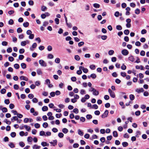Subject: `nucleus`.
<instances>
[{
	"mask_svg": "<svg viewBox=\"0 0 149 149\" xmlns=\"http://www.w3.org/2000/svg\"><path fill=\"white\" fill-rule=\"evenodd\" d=\"M145 52L144 51L142 50L141 52L140 53V54L141 55L143 56H145Z\"/></svg>",
	"mask_w": 149,
	"mask_h": 149,
	"instance_id": "052dcab7",
	"label": "nucleus"
},
{
	"mask_svg": "<svg viewBox=\"0 0 149 149\" xmlns=\"http://www.w3.org/2000/svg\"><path fill=\"white\" fill-rule=\"evenodd\" d=\"M18 120V118L16 116H15L13 117V118L11 119V120L12 122H14V120Z\"/></svg>",
	"mask_w": 149,
	"mask_h": 149,
	"instance_id": "f3484780",
	"label": "nucleus"
},
{
	"mask_svg": "<svg viewBox=\"0 0 149 149\" xmlns=\"http://www.w3.org/2000/svg\"><path fill=\"white\" fill-rule=\"evenodd\" d=\"M113 136L115 137H117L118 136L117 132L116 131H114L113 132Z\"/></svg>",
	"mask_w": 149,
	"mask_h": 149,
	"instance_id": "5701e85b",
	"label": "nucleus"
},
{
	"mask_svg": "<svg viewBox=\"0 0 149 149\" xmlns=\"http://www.w3.org/2000/svg\"><path fill=\"white\" fill-rule=\"evenodd\" d=\"M14 88L15 90H17L19 88V86L18 85L15 84L14 86Z\"/></svg>",
	"mask_w": 149,
	"mask_h": 149,
	"instance_id": "680f3d73",
	"label": "nucleus"
},
{
	"mask_svg": "<svg viewBox=\"0 0 149 149\" xmlns=\"http://www.w3.org/2000/svg\"><path fill=\"white\" fill-rule=\"evenodd\" d=\"M80 120L81 121L84 122L85 120V118L84 117H81L80 118Z\"/></svg>",
	"mask_w": 149,
	"mask_h": 149,
	"instance_id": "4d7b16f0",
	"label": "nucleus"
},
{
	"mask_svg": "<svg viewBox=\"0 0 149 149\" xmlns=\"http://www.w3.org/2000/svg\"><path fill=\"white\" fill-rule=\"evenodd\" d=\"M114 52L113 50H110L109 51L108 54L110 55H112L114 53Z\"/></svg>",
	"mask_w": 149,
	"mask_h": 149,
	"instance_id": "7c9ffc66",
	"label": "nucleus"
},
{
	"mask_svg": "<svg viewBox=\"0 0 149 149\" xmlns=\"http://www.w3.org/2000/svg\"><path fill=\"white\" fill-rule=\"evenodd\" d=\"M79 56L78 55H76L74 56V59L77 61H79L80 59Z\"/></svg>",
	"mask_w": 149,
	"mask_h": 149,
	"instance_id": "b1692460",
	"label": "nucleus"
},
{
	"mask_svg": "<svg viewBox=\"0 0 149 149\" xmlns=\"http://www.w3.org/2000/svg\"><path fill=\"white\" fill-rule=\"evenodd\" d=\"M42 126L45 128L47 127L48 126V124L47 123H44L42 125Z\"/></svg>",
	"mask_w": 149,
	"mask_h": 149,
	"instance_id": "72a5a7b5",
	"label": "nucleus"
},
{
	"mask_svg": "<svg viewBox=\"0 0 149 149\" xmlns=\"http://www.w3.org/2000/svg\"><path fill=\"white\" fill-rule=\"evenodd\" d=\"M62 131L63 133L66 134L68 132V130L66 128H64L62 129Z\"/></svg>",
	"mask_w": 149,
	"mask_h": 149,
	"instance_id": "6ab92c4d",
	"label": "nucleus"
},
{
	"mask_svg": "<svg viewBox=\"0 0 149 149\" xmlns=\"http://www.w3.org/2000/svg\"><path fill=\"white\" fill-rule=\"evenodd\" d=\"M116 29L118 30H121L122 29V27L120 25H117L116 26Z\"/></svg>",
	"mask_w": 149,
	"mask_h": 149,
	"instance_id": "4be33fe9",
	"label": "nucleus"
},
{
	"mask_svg": "<svg viewBox=\"0 0 149 149\" xmlns=\"http://www.w3.org/2000/svg\"><path fill=\"white\" fill-rule=\"evenodd\" d=\"M29 23L28 22H27L24 23L23 24V26L25 27H28L29 26Z\"/></svg>",
	"mask_w": 149,
	"mask_h": 149,
	"instance_id": "f704fd0d",
	"label": "nucleus"
},
{
	"mask_svg": "<svg viewBox=\"0 0 149 149\" xmlns=\"http://www.w3.org/2000/svg\"><path fill=\"white\" fill-rule=\"evenodd\" d=\"M90 77L93 79H95L96 77V75L95 74H91Z\"/></svg>",
	"mask_w": 149,
	"mask_h": 149,
	"instance_id": "3c124183",
	"label": "nucleus"
},
{
	"mask_svg": "<svg viewBox=\"0 0 149 149\" xmlns=\"http://www.w3.org/2000/svg\"><path fill=\"white\" fill-rule=\"evenodd\" d=\"M55 21L56 24H58L59 23V19L58 18H56L55 19Z\"/></svg>",
	"mask_w": 149,
	"mask_h": 149,
	"instance_id": "13d9d810",
	"label": "nucleus"
},
{
	"mask_svg": "<svg viewBox=\"0 0 149 149\" xmlns=\"http://www.w3.org/2000/svg\"><path fill=\"white\" fill-rule=\"evenodd\" d=\"M108 92L111 97L114 98L115 97V94L114 92L110 88L108 89Z\"/></svg>",
	"mask_w": 149,
	"mask_h": 149,
	"instance_id": "f03ea898",
	"label": "nucleus"
},
{
	"mask_svg": "<svg viewBox=\"0 0 149 149\" xmlns=\"http://www.w3.org/2000/svg\"><path fill=\"white\" fill-rule=\"evenodd\" d=\"M37 73L39 74L40 75L42 74V72L40 69H38L37 71Z\"/></svg>",
	"mask_w": 149,
	"mask_h": 149,
	"instance_id": "0e129e2a",
	"label": "nucleus"
},
{
	"mask_svg": "<svg viewBox=\"0 0 149 149\" xmlns=\"http://www.w3.org/2000/svg\"><path fill=\"white\" fill-rule=\"evenodd\" d=\"M19 52L20 54H23L24 52V49H19Z\"/></svg>",
	"mask_w": 149,
	"mask_h": 149,
	"instance_id": "69168bd1",
	"label": "nucleus"
},
{
	"mask_svg": "<svg viewBox=\"0 0 149 149\" xmlns=\"http://www.w3.org/2000/svg\"><path fill=\"white\" fill-rule=\"evenodd\" d=\"M8 44V42L6 41H3L2 42V45L3 46H6Z\"/></svg>",
	"mask_w": 149,
	"mask_h": 149,
	"instance_id": "338daca9",
	"label": "nucleus"
},
{
	"mask_svg": "<svg viewBox=\"0 0 149 149\" xmlns=\"http://www.w3.org/2000/svg\"><path fill=\"white\" fill-rule=\"evenodd\" d=\"M26 42L24 41L22 42L21 43V45L22 46H24L26 45Z\"/></svg>",
	"mask_w": 149,
	"mask_h": 149,
	"instance_id": "473e14b6",
	"label": "nucleus"
},
{
	"mask_svg": "<svg viewBox=\"0 0 149 149\" xmlns=\"http://www.w3.org/2000/svg\"><path fill=\"white\" fill-rule=\"evenodd\" d=\"M78 133L79 135L81 136H82L83 135L84 133L80 129H79L78 131Z\"/></svg>",
	"mask_w": 149,
	"mask_h": 149,
	"instance_id": "2eb2a0df",
	"label": "nucleus"
},
{
	"mask_svg": "<svg viewBox=\"0 0 149 149\" xmlns=\"http://www.w3.org/2000/svg\"><path fill=\"white\" fill-rule=\"evenodd\" d=\"M58 136L60 138H62L64 136V134L60 132L58 133Z\"/></svg>",
	"mask_w": 149,
	"mask_h": 149,
	"instance_id": "ea45409f",
	"label": "nucleus"
},
{
	"mask_svg": "<svg viewBox=\"0 0 149 149\" xmlns=\"http://www.w3.org/2000/svg\"><path fill=\"white\" fill-rule=\"evenodd\" d=\"M40 148V146H38L37 145H34L33 146V149H39Z\"/></svg>",
	"mask_w": 149,
	"mask_h": 149,
	"instance_id": "ddd939ff",
	"label": "nucleus"
},
{
	"mask_svg": "<svg viewBox=\"0 0 149 149\" xmlns=\"http://www.w3.org/2000/svg\"><path fill=\"white\" fill-rule=\"evenodd\" d=\"M19 78L21 80H23L26 81H28V80L27 78L23 76H20Z\"/></svg>",
	"mask_w": 149,
	"mask_h": 149,
	"instance_id": "0eeeda50",
	"label": "nucleus"
},
{
	"mask_svg": "<svg viewBox=\"0 0 149 149\" xmlns=\"http://www.w3.org/2000/svg\"><path fill=\"white\" fill-rule=\"evenodd\" d=\"M84 44V42L83 41L81 42L78 43V45L79 47H81Z\"/></svg>",
	"mask_w": 149,
	"mask_h": 149,
	"instance_id": "49530a36",
	"label": "nucleus"
},
{
	"mask_svg": "<svg viewBox=\"0 0 149 149\" xmlns=\"http://www.w3.org/2000/svg\"><path fill=\"white\" fill-rule=\"evenodd\" d=\"M22 68L23 69H25L26 68V65L24 63H22L21 64Z\"/></svg>",
	"mask_w": 149,
	"mask_h": 149,
	"instance_id": "aec40b11",
	"label": "nucleus"
},
{
	"mask_svg": "<svg viewBox=\"0 0 149 149\" xmlns=\"http://www.w3.org/2000/svg\"><path fill=\"white\" fill-rule=\"evenodd\" d=\"M47 8L46 6H42L41 7V10L42 11H45L47 10Z\"/></svg>",
	"mask_w": 149,
	"mask_h": 149,
	"instance_id": "f8f14e48",
	"label": "nucleus"
},
{
	"mask_svg": "<svg viewBox=\"0 0 149 149\" xmlns=\"http://www.w3.org/2000/svg\"><path fill=\"white\" fill-rule=\"evenodd\" d=\"M41 145L43 147H45V146H49V144L45 142H41Z\"/></svg>",
	"mask_w": 149,
	"mask_h": 149,
	"instance_id": "9b49d317",
	"label": "nucleus"
},
{
	"mask_svg": "<svg viewBox=\"0 0 149 149\" xmlns=\"http://www.w3.org/2000/svg\"><path fill=\"white\" fill-rule=\"evenodd\" d=\"M11 136L12 137H14L16 135V133L15 132H12L10 134Z\"/></svg>",
	"mask_w": 149,
	"mask_h": 149,
	"instance_id": "c03bdc74",
	"label": "nucleus"
},
{
	"mask_svg": "<svg viewBox=\"0 0 149 149\" xmlns=\"http://www.w3.org/2000/svg\"><path fill=\"white\" fill-rule=\"evenodd\" d=\"M55 62L57 63H59L60 62V59L59 58H57L55 60Z\"/></svg>",
	"mask_w": 149,
	"mask_h": 149,
	"instance_id": "a211bd4d",
	"label": "nucleus"
},
{
	"mask_svg": "<svg viewBox=\"0 0 149 149\" xmlns=\"http://www.w3.org/2000/svg\"><path fill=\"white\" fill-rule=\"evenodd\" d=\"M130 99L131 100H133L134 99V95H133L131 94L130 95Z\"/></svg>",
	"mask_w": 149,
	"mask_h": 149,
	"instance_id": "a878e982",
	"label": "nucleus"
},
{
	"mask_svg": "<svg viewBox=\"0 0 149 149\" xmlns=\"http://www.w3.org/2000/svg\"><path fill=\"white\" fill-rule=\"evenodd\" d=\"M32 102L33 103H37L38 102V99L36 98H33L32 100Z\"/></svg>",
	"mask_w": 149,
	"mask_h": 149,
	"instance_id": "5fc2aeb1",
	"label": "nucleus"
},
{
	"mask_svg": "<svg viewBox=\"0 0 149 149\" xmlns=\"http://www.w3.org/2000/svg\"><path fill=\"white\" fill-rule=\"evenodd\" d=\"M19 145L22 147H23L25 146V144L22 142H20Z\"/></svg>",
	"mask_w": 149,
	"mask_h": 149,
	"instance_id": "de8ad7c7",
	"label": "nucleus"
},
{
	"mask_svg": "<svg viewBox=\"0 0 149 149\" xmlns=\"http://www.w3.org/2000/svg\"><path fill=\"white\" fill-rule=\"evenodd\" d=\"M140 10L138 8H137L135 10V14H138L140 13Z\"/></svg>",
	"mask_w": 149,
	"mask_h": 149,
	"instance_id": "c85d7f7f",
	"label": "nucleus"
},
{
	"mask_svg": "<svg viewBox=\"0 0 149 149\" xmlns=\"http://www.w3.org/2000/svg\"><path fill=\"white\" fill-rule=\"evenodd\" d=\"M48 108L47 106H44L42 108V110L43 111H47L48 110Z\"/></svg>",
	"mask_w": 149,
	"mask_h": 149,
	"instance_id": "412c9836",
	"label": "nucleus"
},
{
	"mask_svg": "<svg viewBox=\"0 0 149 149\" xmlns=\"http://www.w3.org/2000/svg\"><path fill=\"white\" fill-rule=\"evenodd\" d=\"M95 65H90V68L92 70H94L95 69Z\"/></svg>",
	"mask_w": 149,
	"mask_h": 149,
	"instance_id": "37998d69",
	"label": "nucleus"
},
{
	"mask_svg": "<svg viewBox=\"0 0 149 149\" xmlns=\"http://www.w3.org/2000/svg\"><path fill=\"white\" fill-rule=\"evenodd\" d=\"M14 23V21L12 19H10L8 21V24L10 25H12Z\"/></svg>",
	"mask_w": 149,
	"mask_h": 149,
	"instance_id": "79ce46f5",
	"label": "nucleus"
},
{
	"mask_svg": "<svg viewBox=\"0 0 149 149\" xmlns=\"http://www.w3.org/2000/svg\"><path fill=\"white\" fill-rule=\"evenodd\" d=\"M37 45L36 43H33L31 47L30 48V49L31 51H33L34 50L33 48H35L37 47Z\"/></svg>",
	"mask_w": 149,
	"mask_h": 149,
	"instance_id": "423d86ee",
	"label": "nucleus"
},
{
	"mask_svg": "<svg viewBox=\"0 0 149 149\" xmlns=\"http://www.w3.org/2000/svg\"><path fill=\"white\" fill-rule=\"evenodd\" d=\"M136 68L137 69H140L141 70H144V68L143 67V66L142 65H136Z\"/></svg>",
	"mask_w": 149,
	"mask_h": 149,
	"instance_id": "6e6552de",
	"label": "nucleus"
},
{
	"mask_svg": "<svg viewBox=\"0 0 149 149\" xmlns=\"http://www.w3.org/2000/svg\"><path fill=\"white\" fill-rule=\"evenodd\" d=\"M24 58V56L22 55H20L19 56V59L20 60H22Z\"/></svg>",
	"mask_w": 149,
	"mask_h": 149,
	"instance_id": "774afa93",
	"label": "nucleus"
},
{
	"mask_svg": "<svg viewBox=\"0 0 149 149\" xmlns=\"http://www.w3.org/2000/svg\"><path fill=\"white\" fill-rule=\"evenodd\" d=\"M40 64L42 67H45L47 66V63L42 60H40L39 61Z\"/></svg>",
	"mask_w": 149,
	"mask_h": 149,
	"instance_id": "7ed1b4c3",
	"label": "nucleus"
},
{
	"mask_svg": "<svg viewBox=\"0 0 149 149\" xmlns=\"http://www.w3.org/2000/svg\"><path fill=\"white\" fill-rule=\"evenodd\" d=\"M140 111H138L135 112V114L136 116H139L140 114Z\"/></svg>",
	"mask_w": 149,
	"mask_h": 149,
	"instance_id": "864d4df0",
	"label": "nucleus"
},
{
	"mask_svg": "<svg viewBox=\"0 0 149 149\" xmlns=\"http://www.w3.org/2000/svg\"><path fill=\"white\" fill-rule=\"evenodd\" d=\"M14 67L15 68L18 69L19 68V64L16 63L14 65Z\"/></svg>",
	"mask_w": 149,
	"mask_h": 149,
	"instance_id": "e2e57ef3",
	"label": "nucleus"
},
{
	"mask_svg": "<svg viewBox=\"0 0 149 149\" xmlns=\"http://www.w3.org/2000/svg\"><path fill=\"white\" fill-rule=\"evenodd\" d=\"M9 146L11 148H14L15 146L13 143H10L8 144Z\"/></svg>",
	"mask_w": 149,
	"mask_h": 149,
	"instance_id": "c756f323",
	"label": "nucleus"
},
{
	"mask_svg": "<svg viewBox=\"0 0 149 149\" xmlns=\"http://www.w3.org/2000/svg\"><path fill=\"white\" fill-rule=\"evenodd\" d=\"M4 122L6 123L8 125H10L11 124L10 121H8L7 119H5L4 120Z\"/></svg>",
	"mask_w": 149,
	"mask_h": 149,
	"instance_id": "e433bc0d",
	"label": "nucleus"
},
{
	"mask_svg": "<svg viewBox=\"0 0 149 149\" xmlns=\"http://www.w3.org/2000/svg\"><path fill=\"white\" fill-rule=\"evenodd\" d=\"M147 33L146 30L145 29H143L141 31V33L142 34H145Z\"/></svg>",
	"mask_w": 149,
	"mask_h": 149,
	"instance_id": "bf43d9fd",
	"label": "nucleus"
},
{
	"mask_svg": "<svg viewBox=\"0 0 149 149\" xmlns=\"http://www.w3.org/2000/svg\"><path fill=\"white\" fill-rule=\"evenodd\" d=\"M73 112L75 113L76 114H77L79 112V110L77 108H75L74 109L73 111Z\"/></svg>",
	"mask_w": 149,
	"mask_h": 149,
	"instance_id": "c9c22d12",
	"label": "nucleus"
},
{
	"mask_svg": "<svg viewBox=\"0 0 149 149\" xmlns=\"http://www.w3.org/2000/svg\"><path fill=\"white\" fill-rule=\"evenodd\" d=\"M52 47L50 45H49L47 47V50L49 51H51L52 50Z\"/></svg>",
	"mask_w": 149,
	"mask_h": 149,
	"instance_id": "58836bf2",
	"label": "nucleus"
},
{
	"mask_svg": "<svg viewBox=\"0 0 149 149\" xmlns=\"http://www.w3.org/2000/svg\"><path fill=\"white\" fill-rule=\"evenodd\" d=\"M89 91L93 92V94L95 95H97L99 94L98 91H97L94 88L92 87L89 89Z\"/></svg>",
	"mask_w": 149,
	"mask_h": 149,
	"instance_id": "f257e3e1",
	"label": "nucleus"
},
{
	"mask_svg": "<svg viewBox=\"0 0 149 149\" xmlns=\"http://www.w3.org/2000/svg\"><path fill=\"white\" fill-rule=\"evenodd\" d=\"M80 93L81 95H84L86 94V92L85 90L81 89L80 91Z\"/></svg>",
	"mask_w": 149,
	"mask_h": 149,
	"instance_id": "bb28decb",
	"label": "nucleus"
},
{
	"mask_svg": "<svg viewBox=\"0 0 149 149\" xmlns=\"http://www.w3.org/2000/svg\"><path fill=\"white\" fill-rule=\"evenodd\" d=\"M57 141L56 140H54L52 141L49 142V143L54 146L57 145Z\"/></svg>",
	"mask_w": 149,
	"mask_h": 149,
	"instance_id": "1a4fd4ad",
	"label": "nucleus"
},
{
	"mask_svg": "<svg viewBox=\"0 0 149 149\" xmlns=\"http://www.w3.org/2000/svg\"><path fill=\"white\" fill-rule=\"evenodd\" d=\"M109 112L107 110H106L104 113L102 115V117L104 118L107 116Z\"/></svg>",
	"mask_w": 149,
	"mask_h": 149,
	"instance_id": "20e7f679",
	"label": "nucleus"
},
{
	"mask_svg": "<svg viewBox=\"0 0 149 149\" xmlns=\"http://www.w3.org/2000/svg\"><path fill=\"white\" fill-rule=\"evenodd\" d=\"M128 59L129 60L131 61L132 62H134V57L132 56H130L128 58Z\"/></svg>",
	"mask_w": 149,
	"mask_h": 149,
	"instance_id": "4468645a",
	"label": "nucleus"
},
{
	"mask_svg": "<svg viewBox=\"0 0 149 149\" xmlns=\"http://www.w3.org/2000/svg\"><path fill=\"white\" fill-rule=\"evenodd\" d=\"M10 101L8 99H6L4 100V103L6 104H8L10 103Z\"/></svg>",
	"mask_w": 149,
	"mask_h": 149,
	"instance_id": "603ef678",
	"label": "nucleus"
},
{
	"mask_svg": "<svg viewBox=\"0 0 149 149\" xmlns=\"http://www.w3.org/2000/svg\"><path fill=\"white\" fill-rule=\"evenodd\" d=\"M28 3L30 5L33 6L34 4V2L32 0H30L28 2Z\"/></svg>",
	"mask_w": 149,
	"mask_h": 149,
	"instance_id": "09e8293b",
	"label": "nucleus"
},
{
	"mask_svg": "<svg viewBox=\"0 0 149 149\" xmlns=\"http://www.w3.org/2000/svg\"><path fill=\"white\" fill-rule=\"evenodd\" d=\"M22 30L20 27L18 28L17 29V32L18 33H21L22 32Z\"/></svg>",
	"mask_w": 149,
	"mask_h": 149,
	"instance_id": "8fccbe9b",
	"label": "nucleus"
},
{
	"mask_svg": "<svg viewBox=\"0 0 149 149\" xmlns=\"http://www.w3.org/2000/svg\"><path fill=\"white\" fill-rule=\"evenodd\" d=\"M47 58L49 59H52L54 58V56L52 54H49L47 55Z\"/></svg>",
	"mask_w": 149,
	"mask_h": 149,
	"instance_id": "dca6fc26",
	"label": "nucleus"
},
{
	"mask_svg": "<svg viewBox=\"0 0 149 149\" xmlns=\"http://www.w3.org/2000/svg\"><path fill=\"white\" fill-rule=\"evenodd\" d=\"M23 127L28 131H29L31 130V127H30L27 126V125H24Z\"/></svg>",
	"mask_w": 149,
	"mask_h": 149,
	"instance_id": "9d476101",
	"label": "nucleus"
},
{
	"mask_svg": "<svg viewBox=\"0 0 149 149\" xmlns=\"http://www.w3.org/2000/svg\"><path fill=\"white\" fill-rule=\"evenodd\" d=\"M32 139H33L31 137L29 136L28 137L27 140L28 141L31 142L32 141Z\"/></svg>",
	"mask_w": 149,
	"mask_h": 149,
	"instance_id": "a19ab883",
	"label": "nucleus"
},
{
	"mask_svg": "<svg viewBox=\"0 0 149 149\" xmlns=\"http://www.w3.org/2000/svg\"><path fill=\"white\" fill-rule=\"evenodd\" d=\"M93 6L95 8H99L100 7V5L99 4L95 3L93 4Z\"/></svg>",
	"mask_w": 149,
	"mask_h": 149,
	"instance_id": "cd10ccee",
	"label": "nucleus"
},
{
	"mask_svg": "<svg viewBox=\"0 0 149 149\" xmlns=\"http://www.w3.org/2000/svg\"><path fill=\"white\" fill-rule=\"evenodd\" d=\"M129 31L128 29L125 30L124 31V33L126 35H128L129 34Z\"/></svg>",
	"mask_w": 149,
	"mask_h": 149,
	"instance_id": "393cba45",
	"label": "nucleus"
},
{
	"mask_svg": "<svg viewBox=\"0 0 149 149\" xmlns=\"http://www.w3.org/2000/svg\"><path fill=\"white\" fill-rule=\"evenodd\" d=\"M128 143L126 142H123L122 143V145L124 147L127 146L128 145Z\"/></svg>",
	"mask_w": 149,
	"mask_h": 149,
	"instance_id": "2f4dec72",
	"label": "nucleus"
},
{
	"mask_svg": "<svg viewBox=\"0 0 149 149\" xmlns=\"http://www.w3.org/2000/svg\"><path fill=\"white\" fill-rule=\"evenodd\" d=\"M2 111L3 112H6L7 111V109L6 107H3L1 109Z\"/></svg>",
	"mask_w": 149,
	"mask_h": 149,
	"instance_id": "4c0bfd02",
	"label": "nucleus"
},
{
	"mask_svg": "<svg viewBox=\"0 0 149 149\" xmlns=\"http://www.w3.org/2000/svg\"><path fill=\"white\" fill-rule=\"evenodd\" d=\"M122 54L126 56L128 55L129 54L128 51L125 49H124L122 51Z\"/></svg>",
	"mask_w": 149,
	"mask_h": 149,
	"instance_id": "39448f33",
	"label": "nucleus"
},
{
	"mask_svg": "<svg viewBox=\"0 0 149 149\" xmlns=\"http://www.w3.org/2000/svg\"><path fill=\"white\" fill-rule=\"evenodd\" d=\"M34 35L33 34H31L29 36V38L31 39H32L34 38Z\"/></svg>",
	"mask_w": 149,
	"mask_h": 149,
	"instance_id": "a18cd8bd",
	"label": "nucleus"
},
{
	"mask_svg": "<svg viewBox=\"0 0 149 149\" xmlns=\"http://www.w3.org/2000/svg\"><path fill=\"white\" fill-rule=\"evenodd\" d=\"M63 30L61 29H59L58 31V33L59 34H61L63 33Z\"/></svg>",
	"mask_w": 149,
	"mask_h": 149,
	"instance_id": "6e6d98bb",
	"label": "nucleus"
}]
</instances>
